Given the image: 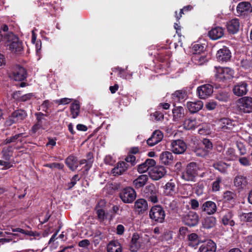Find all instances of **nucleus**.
I'll use <instances>...</instances> for the list:
<instances>
[{
	"label": "nucleus",
	"mask_w": 252,
	"mask_h": 252,
	"mask_svg": "<svg viewBox=\"0 0 252 252\" xmlns=\"http://www.w3.org/2000/svg\"><path fill=\"white\" fill-rule=\"evenodd\" d=\"M200 170V167L198 164L195 162H191L187 164L185 170L182 174L181 177L187 181H194Z\"/></svg>",
	"instance_id": "obj_1"
},
{
	"label": "nucleus",
	"mask_w": 252,
	"mask_h": 252,
	"mask_svg": "<svg viewBox=\"0 0 252 252\" xmlns=\"http://www.w3.org/2000/svg\"><path fill=\"white\" fill-rule=\"evenodd\" d=\"M4 41L11 42L9 48L12 52L19 54L23 50L21 42L19 41L18 36L15 35L13 32H7L4 37Z\"/></svg>",
	"instance_id": "obj_2"
},
{
	"label": "nucleus",
	"mask_w": 252,
	"mask_h": 252,
	"mask_svg": "<svg viewBox=\"0 0 252 252\" xmlns=\"http://www.w3.org/2000/svg\"><path fill=\"white\" fill-rule=\"evenodd\" d=\"M165 211L160 205H155L151 208L149 212V217L157 223H162L165 219Z\"/></svg>",
	"instance_id": "obj_3"
},
{
	"label": "nucleus",
	"mask_w": 252,
	"mask_h": 252,
	"mask_svg": "<svg viewBox=\"0 0 252 252\" xmlns=\"http://www.w3.org/2000/svg\"><path fill=\"white\" fill-rule=\"evenodd\" d=\"M9 76L15 81H21L27 78V72L26 69L23 66L15 64L12 66L11 71L9 73Z\"/></svg>",
	"instance_id": "obj_4"
},
{
	"label": "nucleus",
	"mask_w": 252,
	"mask_h": 252,
	"mask_svg": "<svg viewBox=\"0 0 252 252\" xmlns=\"http://www.w3.org/2000/svg\"><path fill=\"white\" fill-rule=\"evenodd\" d=\"M237 109L239 112L249 113L252 112V97L244 96L236 101Z\"/></svg>",
	"instance_id": "obj_5"
},
{
	"label": "nucleus",
	"mask_w": 252,
	"mask_h": 252,
	"mask_svg": "<svg viewBox=\"0 0 252 252\" xmlns=\"http://www.w3.org/2000/svg\"><path fill=\"white\" fill-rule=\"evenodd\" d=\"M237 16L243 18H249L252 12V5L250 2L242 1L236 7Z\"/></svg>",
	"instance_id": "obj_6"
},
{
	"label": "nucleus",
	"mask_w": 252,
	"mask_h": 252,
	"mask_svg": "<svg viewBox=\"0 0 252 252\" xmlns=\"http://www.w3.org/2000/svg\"><path fill=\"white\" fill-rule=\"evenodd\" d=\"M158 189L153 184L146 186L143 189V196L154 203L158 202Z\"/></svg>",
	"instance_id": "obj_7"
},
{
	"label": "nucleus",
	"mask_w": 252,
	"mask_h": 252,
	"mask_svg": "<svg viewBox=\"0 0 252 252\" xmlns=\"http://www.w3.org/2000/svg\"><path fill=\"white\" fill-rule=\"evenodd\" d=\"M119 196L124 203H130L135 200L136 194L133 189L127 187L121 191Z\"/></svg>",
	"instance_id": "obj_8"
},
{
	"label": "nucleus",
	"mask_w": 252,
	"mask_h": 252,
	"mask_svg": "<svg viewBox=\"0 0 252 252\" xmlns=\"http://www.w3.org/2000/svg\"><path fill=\"white\" fill-rule=\"evenodd\" d=\"M27 116V114L24 110L19 109L14 111L7 120L6 123L9 125L18 123L24 120Z\"/></svg>",
	"instance_id": "obj_9"
},
{
	"label": "nucleus",
	"mask_w": 252,
	"mask_h": 252,
	"mask_svg": "<svg viewBox=\"0 0 252 252\" xmlns=\"http://www.w3.org/2000/svg\"><path fill=\"white\" fill-rule=\"evenodd\" d=\"M215 77L217 79L222 80L223 79H229L233 75V71L229 68H222L220 67H215Z\"/></svg>",
	"instance_id": "obj_10"
},
{
	"label": "nucleus",
	"mask_w": 252,
	"mask_h": 252,
	"mask_svg": "<svg viewBox=\"0 0 252 252\" xmlns=\"http://www.w3.org/2000/svg\"><path fill=\"white\" fill-rule=\"evenodd\" d=\"M182 220L188 226H194L198 223L199 217L196 213L190 211L188 214L183 216Z\"/></svg>",
	"instance_id": "obj_11"
},
{
	"label": "nucleus",
	"mask_w": 252,
	"mask_h": 252,
	"mask_svg": "<svg viewBox=\"0 0 252 252\" xmlns=\"http://www.w3.org/2000/svg\"><path fill=\"white\" fill-rule=\"evenodd\" d=\"M197 92L200 98L205 99L212 94L213 87L211 85L206 84L198 87Z\"/></svg>",
	"instance_id": "obj_12"
},
{
	"label": "nucleus",
	"mask_w": 252,
	"mask_h": 252,
	"mask_svg": "<svg viewBox=\"0 0 252 252\" xmlns=\"http://www.w3.org/2000/svg\"><path fill=\"white\" fill-rule=\"evenodd\" d=\"M186 149V144L182 140L178 139L174 140L171 143V151L175 154H183L185 152Z\"/></svg>",
	"instance_id": "obj_13"
},
{
	"label": "nucleus",
	"mask_w": 252,
	"mask_h": 252,
	"mask_svg": "<svg viewBox=\"0 0 252 252\" xmlns=\"http://www.w3.org/2000/svg\"><path fill=\"white\" fill-rule=\"evenodd\" d=\"M166 173L165 168L163 166L154 167L150 172V176L154 180H158L163 177Z\"/></svg>",
	"instance_id": "obj_14"
},
{
	"label": "nucleus",
	"mask_w": 252,
	"mask_h": 252,
	"mask_svg": "<svg viewBox=\"0 0 252 252\" xmlns=\"http://www.w3.org/2000/svg\"><path fill=\"white\" fill-rule=\"evenodd\" d=\"M233 92L236 95L241 96L245 95L248 92V84L245 82H241L233 87Z\"/></svg>",
	"instance_id": "obj_15"
},
{
	"label": "nucleus",
	"mask_w": 252,
	"mask_h": 252,
	"mask_svg": "<svg viewBox=\"0 0 252 252\" xmlns=\"http://www.w3.org/2000/svg\"><path fill=\"white\" fill-rule=\"evenodd\" d=\"M216 57L219 61L227 62L230 59L231 53L227 47L223 46L218 51Z\"/></svg>",
	"instance_id": "obj_16"
},
{
	"label": "nucleus",
	"mask_w": 252,
	"mask_h": 252,
	"mask_svg": "<svg viewBox=\"0 0 252 252\" xmlns=\"http://www.w3.org/2000/svg\"><path fill=\"white\" fill-rule=\"evenodd\" d=\"M163 137V133L159 130H156L153 132L152 136L147 140V144L150 146H153L161 141Z\"/></svg>",
	"instance_id": "obj_17"
},
{
	"label": "nucleus",
	"mask_w": 252,
	"mask_h": 252,
	"mask_svg": "<svg viewBox=\"0 0 252 252\" xmlns=\"http://www.w3.org/2000/svg\"><path fill=\"white\" fill-rule=\"evenodd\" d=\"M219 124L223 130L233 129L236 126L235 121L227 118H223L220 120Z\"/></svg>",
	"instance_id": "obj_18"
},
{
	"label": "nucleus",
	"mask_w": 252,
	"mask_h": 252,
	"mask_svg": "<svg viewBox=\"0 0 252 252\" xmlns=\"http://www.w3.org/2000/svg\"><path fill=\"white\" fill-rule=\"evenodd\" d=\"M128 164L125 161L118 162L116 166L112 170V173L114 176L122 175L128 168Z\"/></svg>",
	"instance_id": "obj_19"
},
{
	"label": "nucleus",
	"mask_w": 252,
	"mask_h": 252,
	"mask_svg": "<svg viewBox=\"0 0 252 252\" xmlns=\"http://www.w3.org/2000/svg\"><path fill=\"white\" fill-rule=\"evenodd\" d=\"M134 208L138 214H143L148 209V203L144 199H138L134 203Z\"/></svg>",
	"instance_id": "obj_20"
},
{
	"label": "nucleus",
	"mask_w": 252,
	"mask_h": 252,
	"mask_svg": "<svg viewBox=\"0 0 252 252\" xmlns=\"http://www.w3.org/2000/svg\"><path fill=\"white\" fill-rule=\"evenodd\" d=\"M202 212H206L209 215L214 214L217 211V206L216 204L211 201H207L204 202L201 207Z\"/></svg>",
	"instance_id": "obj_21"
},
{
	"label": "nucleus",
	"mask_w": 252,
	"mask_h": 252,
	"mask_svg": "<svg viewBox=\"0 0 252 252\" xmlns=\"http://www.w3.org/2000/svg\"><path fill=\"white\" fill-rule=\"evenodd\" d=\"M187 107L191 113H195L202 109L203 106V102L197 101L196 102H188L187 104Z\"/></svg>",
	"instance_id": "obj_22"
},
{
	"label": "nucleus",
	"mask_w": 252,
	"mask_h": 252,
	"mask_svg": "<svg viewBox=\"0 0 252 252\" xmlns=\"http://www.w3.org/2000/svg\"><path fill=\"white\" fill-rule=\"evenodd\" d=\"M216 249V244L213 241L209 240L200 247L199 251L200 252H215Z\"/></svg>",
	"instance_id": "obj_23"
},
{
	"label": "nucleus",
	"mask_w": 252,
	"mask_h": 252,
	"mask_svg": "<svg viewBox=\"0 0 252 252\" xmlns=\"http://www.w3.org/2000/svg\"><path fill=\"white\" fill-rule=\"evenodd\" d=\"M216 218L213 216L204 218L201 222L202 227L205 229H210L214 227L216 224Z\"/></svg>",
	"instance_id": "obj_24"
},
{
	"label": "nucleus",
	"mask_w": 252,
	"mask_h": 252,
	"mask_svg": "<svg viewBox=\"0 0 252 252\" xmlns=\"http://www.w3.org/2000/svg\"><path fill=\"white\" fill-rule=\"evenodd\" d=\"M239 20L234 18L227 23V32H238L240 29Z\"/></svg>",
	"instance_id": "obj_25"
},
{
	"label": "nucleus",
	"mask_w": 252,
	"mask_h": 252,
	"mask_svg": "<svg viewBox=\"0 0 252 252\" xmlns=\"http://www.w3.org/2000/svg\"><path fill=\"white\" fill-rule=\"evenodd\" d=\"M221 221L224 225L234 226L235 222L233 219V214L231 211L228 212L221 219Z\"/></svg>",
	"instance_id": "obj_26"
},
{
	"label": "nucleus",
	"mask_w": 252,
	"mask_h": 252,
	"mask_svg": "<svg viewBox=\"0 0 252 252\" xmlns=\"http://www.w3.org/2000/svg\"><path fill=\"white\" fill-rule=\"evenodd\" d=\"M148 179V176L147 175H141L133 181V186L135 188L139 189L146 184Z\"/></svg>",
	"instance_id": "obj_27"
},
{
	"label": "nucleus",
	"mask_w": 252,
	"mask_h": 252,
	"mask_svg": "<svg viewBox=\"0 0 252 252\" xmlns=\"http://www.w3.org/2000/svg\"><path fill=\"white\" fill-rule=\"evenodd\" d=\"M234 185L240 189H243L248 184L247 178L242 175L237 176L234 181Z\"/></svg>",
	"instance_id": "obj_28"
},
{
	"label": "nucleus",
	"mask_w": 252,
	"mask_h": 252,
	"mask_svg": "<svg viewBox=\"0 0 252 252\" xmlns=\"http://www.w3.org/2000/svg\"><path fill=\"white\" fill-rule=\"evenodd\" d=\"M174 159L172 154L168 151L163 152L160 156V160L164 164H171Z\"/></svg>",
	"instance_id": "obj_29"
},
{
	"label": "nucleus",
	"mask_w": 252,
	"mask_h": 252,
	"mask_svg": "<svg viewBox=\"0 0 252 252\" xmlns=\"http://www.w3.org/2000/svg\"><path fill=\"white\" fill-rule=\"evenodd\" d=\"M192 62L196 65H201L205 63L207 60L205 55L195 53L191 57Z\"/></svg>",
	"instance_id": "obj_30"
},
{
	"label": "nucleus",
	"mask_w": 252,
	"mask_h": 252,
	"mask_svg": "<svg viewBox=\"0 0 252 252\" xmlns=\"http://www.w3.org/2000/svg\"><path fill=\"white\" fill-rule=\"evenodd\" d=\"M65 163L71 170L74 171L78 167L77 158L74 156H69L65 159Z\"/></svg>",
	"instance_id": "obj_31"
},
{
	"label": "nucleus",
	"mask_w": 252,
	"mask_h": 252,
	"mask_svg": "<svg viewBox=\"0 0 252 252\" xmlns=\"http://www.w3.org/2000/svg\"><path fill=\"white\" fill-rule=\"evenodd\" d=\"M185 110L181 106L175 107L173 110V116L174 121H178L185 116Z\"/></svg>",
	"instance_id": "obj_32"
},
{
	"label": "nucleus",
	"mask_w": 252,
	"mask_h": 252,
	"mask_svg": "<svg viewBox=\"0 0 252 252\" xmlns=\"http://www.w3.org/2000/svg\"><path fill=\"white\" fill-rule=\"evenodd\" d=\"M222 156L223 157L221 158V159H223L226 161L233 160L236 158L234 150L232 148H229L226 151L223 152Z\"/></svg>",
	"instance_id": "obj_33"
},
{
	"label": "nucleus",
	"mask_w": 252,
	"mask_h": 252,
	"mask_svg": "<svg viewBox=\"0 0 252 252\" xmlns=\"http://www.w3.org/2000/svg\"><path fill=\"white\" fill-rule=\"evenodd\" d=\"M164 193L168 196H172L175 193V185L172 182H168L164 187Z\"/></svg>",
	"instance_id": "obj_34"
},
{
	"label": "nucleus",
	"mask_w": 252,
	"mask_h": 252,
	"mask_svg": "<svg viewBox=\"0 0 252 252\" xmlns=\"http://www.w3.org/2000/svg\"><path fill=\"white\" fill-rule=\"evenodd\" d=\"M80 104L78 101L75 100L70 106V111L73 119L76 118L80 113Z\"/></svg>",
	"instance_id": "obj_35"
},
{
	"label": "nucleus",
	"mask_w": 252,
	"mask_h": 252,
	"mask_svg": "<svg viewBox=\"0 0 252 252\" xmlns=\"http://www.w3.org/2000/svg\"><path fill=\"white\" fill-rule=\"evenodd\" d=\"M108 252H122V247L118 242H110L107 246Z\"/></svg>",
	"instance_id": "obj_36"
},
{
	"label": "nucleus",
	"mask_w": 252,
	"mask_h": 252,
	"mask_svg": "<svg viewBox=\"0 0 252 252\" xmlns=\"http://www.w3.org/2000/svg\"><path fill=\"white\" fill-rule=\"evenodd\" d=\"M21 94V91H16L13 93V97L14 98L18 99L20 101H26L30 99L33 96V94L32 93L27 94L22 96H20Z\"/></svg>",
	"instance_id": "obj_37"
},
{
	"label": "nucleus",
	"mask_w": 252,
	"mask_h": 252,
	"mask_svg": "<svg viewBox=\"0 0 252 252\" xmlns=\"http://www.w3.org/2000/svg\"><path fill=\"white\" fill-rule=\"evenodd\" d=\"M223 198L226 201L234 203L237 198V195L234 192L226 191L224 193Z\"/></svg>",
	"instance_id": "obj_38"
},
{
	"label": "nucleus",
	"mask_w": 252,
	"mask_h": 252,
	"mask_svg": "<svg viewBox=\"0 0 252 252\" xmlns=\"http://www.w3.org/2000/svg\"><path fill=\"white\" fill-rule=\"evenodd\" d=\"M215 98L220 101L226 102L229 99V95L226 92L220 91L216 94Z\"/></svg>",
	"instance_id": "obj_39"
},
{
	"label": "nucleus",
	"mask_w": 252,
	"mask_h": 252,
	"mask_svg": "<svg viewBox=\"0 0 252 252\" xmlns=\"http://www.w3.org/2000/svg\"><path fill=\"white\" fill-rule=\"evenodd\" d=\"M195 124V119H188L184 121L183 125L186 129H190L194 128Z\"/></svg>",
	"instance_id": "obj_40"
},
{
	"label": "nucleus",
	"mask_w": 252,
	"mask_h": 252,
	"mask_svg": "<svg viewBox=\"0 0 252 252\" xmlns=\"http://www.w3.org/2000/svg\"><path fill=\"white\" fill-rule=\"evenodd\" d=\"M241 220L247 222H252V212L243 213L240 215Z\"/></svg>",
	"instance_id": "obj_41"
},
{
	"label": "nucleus",
	"mask_w": 252,
	"mask_h": 252,
	"mask_svg": "<svg viewBox=\"0 0 252 252\" xmlns=\"http://www.w3.org/2000/svg\"><path fill=\"white\" fill-rule=\"evenodd\" d=\"M205 50V47L202 45L195 44L192 47V55L195 53L201 54Z\"/></svg>",
	"instance_id": "obj_42"
},
{
	"label": "nucleus",
	"mask_w": 252,
	"mask_h": 252,
	"mask_svg": "<svg viewBox=\"0 0 252 252\" xmlns=\"http://www.w3.org/2000/svg\"><path fill=\"white\" fill-rule=\"evenodd\" d=\"M173 95L174 97H177L179 100L184 99L187 93L184 90H178L176 91L173 94Z\"/></svg>",
	"instance_id": "obj_43"
},
{
	"label": "nucleus",
	"mask_w": 252,
	"mask_h": 252,
	"mask_svg": "<svg viewBox=\"0 0 252 252\" xmlns=\"http://www.w3.org/2000/svg\"><path fill=\"white\" fill-rule=\"evenodd\" d=\"M22 134L23 133H19L10 138H7L4 141L3 144L6 145L12 142H15L18 138L22 136Z\"/></svg>",
	"instance_id": "obj_44"
},
{
	"label": "nucleus",
	"mask_w": 252,
	"mask_h": 252,
	"mask_svg": "<svg viewBox=\"0 0 252 252\" xmlns=\"http://www.w3.org/2000/svg\"><path fill=\"white\" fill-rule=\"evenodd\" d=\"M208 35L212 40H217L221 38L223 35V32H208Z\"/></svg>",
	"instance_id": "obj_45"
},
{
	"label": "nucleus",
	"mask_w": 252,
	"mask_h": 252,
	"mask_svg": "<svg viewBox=\"0 0 252 252\" xmlns=\"http://www.w3.org/2000/svg\"><path fill=\"white\" fill-rule=\"evenodd\" d=\"M202 143L206 149V151L209 152L213 149V144L209 139L204 138L202 140Z\"/></svg>",
	"instance_id": "obj_46"
},
{
	"label": "nucleus",
	"mask_w": 252,
	"mask_h": 252,
	"mask_svg": "<svg viewBox=\"0 0 252 252\" xmlns=\"http://www.w3.org/2000/svg\"><path fill=\"white\" fill-rule=\"evenodd\" d=\"M241 65L245 69L252 68V60L243 59L241 62Z\"/></svg>",
	"instance_id": "obj_47"
},
{
	"label": "nucleus",
	"mask_w": 252,
	"mask_h": 252,
	"mask_svg": "<svg viewBox=\"0 0 252 252\" xmlns=\"http://www.w3.org/2000/svg\"><path fill=\"white\" fill-rule=\"evenodd\" d=\"M78 180H79L78 175H74L71 180V182L67 184V189H71L76 185V181Z\"/></svg>",
	"instance_id": "obj_48"
},
{
	"label": "nucleus",
	"mask_w": 252,
	"mask_h": 252,
	"mask_svg": "<svg viewBox=\"0 0 252 252\" xmlns=\"http://www.w3.org/2000/svg\"><path fill=\"white\" fill-rule=\"evenodd\" d=\"M173 38L175 41L178 42L181 45L182 44V42L185 40L184 36L182 35L181 32H176L174 35Z\"/></svg>",
	"instance_id": "obj_49"
},
{
	"label": "nucleus",
	"mask_w": 252,
	"mask_h": 252,
	"mask_svg": "<svg viewBox=\"0 0 252 252\" xmlns=\"http://www.w3.org/2000/svg\"><path fill=\"white\" fill-rule=\"evenodd\" d=\"M225 164V163L222 162H215L213 164V166L219 171L223 172L225 171L224 167V165Z\"/></svg>",
	"instance_id": "obj_50"
},
{
	"label": "nucleus",
	"mask_w": 252,
	"mask_h": 252,
	"mask_svg": "<svg viewBox=\"0 0 252 252\" xmlns=\"http://www.w3.org/2000/svg\"><path fill=\"white\" fill-rule=\"evenodd\" d=\"M221 182V179L220 177H218L216 180L213 183L212 190L214 191H218L220 189V184Z\"/></svg>",
	"instance_id": "obj_51"
},
{
	"label": "nucleus",
	"mask_w": 252,
	"mask_h": 252,
	"mask_svg": "<svg viewBox=\"0 0 252 252\" xmlns=\"http://www.w3.org/2000/svg\"><path fill=\"white\" fill-rule=\"evenodd\" d=\"M125 160L127 162H129L131 166H134L136 162V158L134 156L129 154L126 158Z\"/></svg>",
	"instance_id": "obj_52"
},
{
	"label": "nucleus",
	"mask_w": 252,
	"mask_h": 252,
	"mask_svg": "<svg viewBox=\"0 0 252 252\" xmlns=\"http://www.w3.org/2000/svg\"><path fill=\"white\" fill-rule=\"evenodd\" d=\"M44 166L50 168H57L60 169H62L63 167V164L55 162L52 163L46 164Z\"/></svg>",
	"instance_id": "obj_53"
},
{
	"label": "nucleus",
	"mask_w": 252,
	"mask_h": 252,
	"mask_svg": "<svg viewBox=\"0 0 252 252\" xmlns=\"http://www.w3.org/2000/svg\"><path fill=\"white\" fill-rule=\"evenodd\" d=\"M147 163L145 162L142 164H139L137 167V171L139 173H142L146 172L149 168L147 166Z\"/></svg>",
	"instance_id": "obj_54"
},
{
	"label": "nucleus",
	"mask_w": 252,
	"mask_h": 252,
	"mask_svg": "<svg viewBox=\"0 0 252 252\" xmlns=\"http://www.w3.org/2000/svg\"><path fill=\"white\" fill-rule=\"evenodd\" d=\"M96 214L98 219L101 221H103L106 218V215L104 211L102 209L97 210Z\"/></svg>",
	"instance_id": "obj_55"
},
{
	"label": "nucleus",
	"mask_w": 252,
	"mask_h": 252,
	"mask_svg": "<svg viewBox=\"0 0 252 252\" xmlns=\"http://www.w3.org/2000/svg\"><path fill=\"white\" fill-rule=\"evenodd\" d=\"M102 238L103 236H102L101 232H99V235H94L93 242L95 247L97 246V245L102 240Z\"/></svg>",
	"instance_id": "obj_56"
},
{
	"label": "nucleus",
	"mask_w": 252,
	"mask_h": 252,
	"mask_svg": "<svg viewBox=\"0 0 252 252\" xmlns=\"http://www.w3.org/2000/svg\"><path fill=\"white\" fill-rule=\"evenodd\" d=\"M140 246V244L130 243L129 245V250L131 252H137Z\"/></svg>",
	"instance_id": "obj_57"
},
{
	"label": "nucleus",
	"mask_w": 252,
	"mask_h": 252,
	"mask_svg": "<svg viewBox=\"0 0 252 252\" xmlns=\"http://www.w3.org/2000/svg\"><path fill=\"white\" fill-rule=\"evenodd\" d=\"M217 105V103L215 101H210L206 103V107L209 110H214Z\"/></svg>",
	"instance_id": "obj_58"
},
{
	"label": "nucleus",
	"mask_w": 252,
	"mask_h": 252,
	"mask_svg": "<svg viewBox=\"0 0 252 252\" xmlns=\"http://www.w3.org/2000/svg\"><path fill=\"white\" fill-rule=\"evenodd\" d=\"M90 242L89 240L84 239L79 242L78 246L80 247L88 248V247L90 245Z\"/></svg>",
	"instance_id": "obj_59"
},
{
	"label": "nucleus",
	"mask_w": 252,
	"mask_h": 252,
	"mask_svg": "<svg viewBox=\"0 0 252 252\" xmlns=\"http://www.w3.org/2000/svg\"><path fill=\"white\" fill-rule=\"evenodd\" d=\"M237 146L241 155H244L246 154V148L242 143H238Z\"/></svg>",
	"instance_id": "obj_60"
},
{
	"label": "nucleus",
	"mask_w": 252,
	"mask_h": 252,
	"mask_svg": "<svg viewBox=\"0 0 252 252\" xmlns=\"http://www.w3.org/2000/svg\"><path fill=\"white\" fill-rule=\"evenodd\" d=\"M72 99L68 98H63L59 100H56V103L59 104H68L71 101Z\"/></svg>",
	"instance_id": "obj_61"
},
{
	"label": "nucleus",
	"mask_w": 252,
	"mask_h": 252,
	"mask_svg": "<svg viewBox=\"0 0 252 252\" xmlns=\"http://www.w3.org/2000/svg\"><path fill=\"white\" fill-rule=\"evenodd\" d=\"M239 161L242 165L244 166H247L250 164L249 160L246 157L240 158Z\"/></svg>",
	"instance_id": "obj_62"
},
{
	"label": "nucleus",
	"mask_w": 252,
	"mask_h": 252,
	"mask_svg": "<svg viewBox=\"0 0 252 252\" xmlns=\"http://www.w3.org/2000/svg\"><path fill=\"white\" fill-rule=\"evenodd\" d=\"M198 239V235L194 233H192L188 235V239L189 241L195 242L197 241Z\"/></svg>",
	"instance_id": "obj_63"
},
{
	"label": "nucleus",
	"mask_w": 252,
	"mask_h": 252,
	"mask_svg": "<svg viewBox=\"0 0 252 252\" xmlns=\"http://www.w3.org/2000/svg\"><path fill=\"white\" fill-rule=\"evenodd\" d=\"M145 162L147 163V165H148L147 166L149 168L151 167L154 166L156 164L155 160L151 158L147 159Z\"/></svg>",
	"instance_id": "obj_64"
}]
</instances>
